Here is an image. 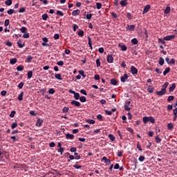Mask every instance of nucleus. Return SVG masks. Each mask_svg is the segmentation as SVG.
<instances>
[{
    "label": "nucleus",
    "mask_w": 177,
    "mask_h": 177,
    "mask_svg": "<svg viewBox=\"0 0 177 177\" xmlns=\"http://www.w3.org/2000/svg\"><path fill=\"white\" fill-rule=\"evenodd\" d=\"M26 12V8L23 7L19 8V13H24Z\"/></svg>",
    "instance_id": "obj_55"
},
{
    "label": "nucleus",
    "mask_w": 177,
    "mask_h": 177,
    "mask_svg": "<svg viewBox=\"0 0 177 177\" xmlns=\"http://www.w3.org/2000/svg\"><path fill=\"white\" fill-rule=\"evenodd\" d=\"M156 95H158V96H162V95H165V93H167V92L161 90L160 91H156Z\"/></svg>",
    "instance_id": "obj_13"
},
{
    "label": "nucleus",
    "mask_w": 177,
    "mask_h": 177,
    "mask_svg": "<svg viewBox=\"0 0 177 177\" xmlns=\"http://www.w3.org/2000/svg\"><path fill=\"white\" fill-rule=\"evenodd\" d=\"M79 74H80V75L82 76L83 78L86 77V75H85V72L83 70L79 71Z\"/></svg>",
    "instance_id": "obj_29"
},
{
    "label": "nucleus",
    "mask_w": 177,
    "mask_h": 177,
    "mask_svg": "<svg viewBox=\"0 0 177 177\" xmlns=\"http://www.w3.org/2000/svg\"><path fill=\"white\" fill-rule=\"evenodd\" d=\"M147 91L149 93H153V92H154V87H153L152 86H149Z\"/></svg>",
    "instance_id": "obj_19"
},
{
    "label": "nucleus",
    "mask_w": 177,
    "mask_h": 177,
    "mask_svg": "<svg viewBox=\"0 0 177 177\" xmlns=\"http://www.w3.org/2000/svg\"><path fill=\"white\" fill-rule=\"evenodd\" d=\"M88 46L91 48V49H92V39H91V37H88Z\"/></svg>",
    "instance_id": "obj_44"
},
{
    "label": "nucleus",
    "mask_w": 177,
    "mask_h": 177,
    "mask_svg": "<svg viewBox=\"0 0 177 177\" xmlns=\"http://www.w3.org/2000/svg\"><path fill=\"white\" fill-rule=\"evenodd\" d=\"M131 73L133 75H136L138 74V68L136 67L131 66Z\"/></svg>",
    "instance_id": "obj_1"
},
{
    "label": "nucleus",
    "mask_w": 177,
    "mask_h": 177,
    "mask_svg": "<svg viewBox=\"0 0 177 177\" xmlns=\"http://www.w3.org/2000/svg\"><path fill=\"white\" fill-rule=\"evenodd\" d=\"M176 88V84L175 83H173L171 84V86H170L169 88V93H171V92H174V91H175Z\"/></svg>",
    "instance_id": "obj_7"
},
{
    "label": "nucleus",
    "mask_w": 177,
    "mask_h": 177,
    "mask_svg": "<svg viewBox=\"0 0 177 177\" xmlns=\"http://www.w3.org/2000/svg\"><path fill=\"white\" fill-rule=\"evenodd\" d=\"M97 120H99L100 121H103V115H102V114H98L97 115Z\"/></svg>",
    "instance_id": "obj_50"
},
{
    "label": "nucleus",
    "mask_w": 177,
    "mask_h": 177,
    "mask_svg": "<svg viewBox=\"0 0 177 177\" xmlns=\"http://www.w3.org/2000/svg\"><path fill=\"white\" fill-rule=\"evenodd\" d=\"M74 99H75V100H78L80 99V93H75L74 94Z\"/></svg>",
    "instance_id": "obj_42"
},
{
    "label": "nucleus",
    "mask_w": 177,
    "mask_h": 177,
    "mask_svg": "<svg viewBox=\"0 0 177 177\" xmlns=\"http://www.w3.org/2000/svg\"><path fill=\"white\" fill-rule=\"evenodd\" d=\"M11 128L12 129H15V128H17V122L12 123V124L11 125Z\"/></svg>",
    "instance_id": "obj_57"
},
{
    "label": "nucleus",
    "mask_w": 177,
    "mask_h": 177,
    "mask_svg": "<svg viewBox=\"0 0 177 177\" xmlns=\"http://www.w3.org/2000/svg\"><path fill=\"white\" fill-rule=\"evenodd\" d=\"M44 122L43 120H41L40 118L37 119V122L36 123L37 127H41Z\"/></svg>",
    "instance_id": "obj_14"
},
{
    "label": "nucleus",
    "mask_w": 177,
    "mask_h": 177,
    "mask_svg": "<svg viewBox=\"0 0 177 177\" xmlns=\"http://www.w3.org/2000/svg\"><path fill=\"white\" fill-rule=\"evenodd\" d=\"M175 99V97L174 95H169L167 98V102H172Z\"/></svg>",
    "instance_id": "obj_40"
},
{
    "label": "nucleus",
    "mask_w": 177,
    "mask_h": 177,
    "mask_svg": "<svg viewBox=\"0 0 177 177\" xmlns=\"http://www.w3.org/2000/svg\"><path fill=\"white\" fill-rule=\"evenodd\" d=\"M80 100L82 103H85V102H86V97L85 96H82L80 97Z\"/></svg>",
    "instance_id": "obj_35"
},
{
    "label": "nucleus",
    "mask_w": 177,
    "mask_h": 177,
    "mask_svg": "<svg viewBox=\"0 0 177 177\" xmlns=\"http://www.w3.org/2000/svg\"><path fill=\"white\" fill-rule=\"evenodd\" d=\"M111 84L112 85H117V84H118V82L115 79H111Z\"/></svg>",
    "instance_id": "obj_34"
},
{
    "label": "nucleus",
    "mask_w": 177,
    "mask_h": 177,
    "mask_svg": "<svg viewBox=\"0 0 177 177\" xmlns=\"http://www.w3.org/2000/svg\"><path fill=\"white\" fill-rule=\"evenodd\" d=\"M80 10H73L72 12V16H77V15H80Z\"/></svg>",
    "instance_id": "obj_26"
},
{
    "label": "nucleus",
    "mask_w": 177,
    "mask_h": 177,
    "mask_svg": "<svg viewBox=\"0 0 177 177\" xmlns=\"http://www.w3.org/2000/svg\"><path fill=\"white\" fill-rule=\"evenodd\" d=\"M66 139H71V140H73V139H74V135L70 134V133H67L66 135Z\"/></svg>",
    "instance_id": "obj_16"
},
{
    "label": "nucleus",
    "mask_w": 177,
    "mask_h": 177,
    "mask_svg": "<svg viewBox=\"0 0 177 177\" xmlns=\"http://www.w3.org/2000/svg\"><path fill=\"white\" fill-rule=\"evenodd\" d=\"M15 114H16V111H12L11 113L10 114V118H13Z\"/></svg>",
    "instance_id": "obj_51"
},
{
    "label": "nucleus",
    "mask_w": 177,
    "mask_h": 177,
    "mask_svg": "<svg viewBox=\"0 0 177 177\" xmlns=\"http://www.w3.org/2000/svg\"><path fill=\"white\" fill-rule=\"evenodd\" d=\"M23 86H24V82H21L18 85V88H19V89H22Z\"/></svg>",
    "instance_id": "obj_52"
},
{
    "label": "nucleus",
    "mask_w": 177,
    "mask_h": 177,
    "mask_svg": "<svg viewBox=\"0 0 177 177\" xmlns=\"http://www.w3.org/2000/svg\"><path fill=\"white\" fill-rule=\"evenodd\" d=\"M127 131H128V132H130V133H135V132L133 131V129L131 127H127Z\"/></svg>",
    "instance_id": "obj_49"
},
{
    "label": "nucleus",
    "mask_w": 177,
    "mask_h": 177,
    "mask_svg": "<svg viewBox=\"0 0 177 177\" xmlns=\"http://www.w3.org/2000/svg\"><path fill=\"white\" fill-rule=\"evenodd\" d=\"M106 62H108V63H113L114 57H113V55H107Z\"/></svg>",
    "instance_id": "obj_5"
},
{
    "label": "nucleus",
    "mask_w": 177,
    "mask_h": 177,
    "mask_svg": "<svg viewBox=\"0 0 177 177\" xmlns=\"http://www.w3.org/2000/svg\"><path fill=\"white\" fill-rule=\"evenodd\" d=\"M149 122H151V124H154V122H156V119H154V118H153V116H149Z\"/></svg>",
    "instance_id": "obj_28"
},
{
    "label": "nucleus",
    "mask_w": 177,
    "mask_h": 177,
    "mask_svg": "<svg viewBox=\"0 0 177 177\" xmlns=\"http://www.w3.org/2000/svg\"><path fill=\"white\" fill-rule=\"evenodd\" d=\"M58 153H61V155L63 154V153L64 152V148L61 147L57 150Z\"/></svg>",
    "instance_id": "obj_53"
},
{
    "label": "nucleus",
    "mask_w": 177,
    "mask_h": 177,
    "mask_svg": "<svg viewBox=\"0 0 177 177\" xmlns=\"http://www.w3.org/2000/svg\"><path fill=\"white\" fill-rule=\"evenodd\" d=\"M23 38H26V39L30 38V34L27 32L24 33L23 35Z\"/></svg>",
    "instance_id": "obj_58"
},
{
    "label": "nucleus",
    "mask_w": 177,
    "mask_h": 177,
    "mask_svg": "<svg viewBox=\"0 0 177 177\" xmlns=\"http://www.w3.org/2000/svg\"><path fill=\"white\" fill-rule=\"evenodd\" d=\"M86 122H87L88 124H91V125H93V124H95V120H87L86 121Z\"/></svg>",
    "instance_id": "obj_46"
},
{
    "label": "nucleus",
    "mask_w": 177,
    "mask_h": 177,
    "mask_svg": "<svg viewBox=\"0 0 177 177\" xmlns=\"http://www.w3.org/2000/svg\"><path fill=\"white\" fill-rule=\"evenodd\" d=\"M79 37H84V30H80L77 33Z\"/></svg>",
    "instance_id": "obj_61"
},
{
    "label": "nucleus",
    "mask_w": 177,
    "mask_h": 177,
    "mask_svg": "<svg viewBox=\"0 0 177 177\" xmlns=\"http://www.w3.org/2000/svg\"><path fill=\"white\" fill-rule=\"evenodd\" d=\"M140 162H143L144 160H146V158L144 156H140L138 158Z\"/></svg>",
    "instance_id": "obj_45"
},
{
    "label": "nucleus",
    "mask_w": 177,
    "mask_h": 177,
    "mask_svg": "<svg viewBox=\"0 0 177 177\" xmlns=\"http://www.w3.org/2000/svg\"><path fill=\"white\" fill-rule=\"evenodd\" d=\"M17 71H23V70H24V66L22 65H19L17 67Z\"/></svg>",
    "instance_id": "obj_32"
},
{
    "label": "nucleus",
    "mask_w": 177,
    "mask_h": 177,
    "mask_svg": "<svg viewBox=\"0 0 177 177\" xmlns=\"http://www.w3.org/2000/svg\"><path fill=\"white\" fill-rule=\"evenodd\" d=\"M56 92V91H55V88H50L48 90V93L50 95H54V93Z\"/></svg>",
    "instance_id": "obj_39"
},
{
    "label": "nucleus",
    "mask_w": 177,
    "mask_h": 177,
    "mask_svg": "<svg viewBox=\"0 0 177 177\" xmlns=\"http://www.w3.org/2000/svg\"><path fill=\"white\" fill-rule=\"evenodd\" d=\"M32 59H34V57H32L31 55H28L25 62L26 63H31V62H32Z\"/></svg>",
    "instance_id": "obj_10"
},
{
    "label": "nucleus",
    "mask_w": 177,
    "mask_h": 177,
    "mask_svg": "<svg viewBox=\"0 0 177 177\" xmlns=\"http://www.w3.org/2000/svg\"><path fill=\"white\" fill-rule=\"evenodd\" d=\"M118 46L121 48V50H122L123 52H126V50H128V47H127V46L125 45H121L119 44Z\"/></svg>",
    "instance_id": "obj_12"
},
{
    "label": "nucleus",
    "mask_w": 177,
    "mask_h": 177,
    "mask_svg": "<svg viewBox=\"0 0 177 177\" xmlns=\"http://www.w3.org/2000/svg\"><path fill=\"white\" fill-rule=\"evenodd\" d=\"M131 44H133V45H138V44H139V41H138V39L133 38L131 39Z\"/></svg>",
    "instance_id": "obj_21"
},
{
    "label": "nucleus",
    "mask_w": 177,
    "mask_h": 177,
    "mask_svg": "<svg viewBox=\"0 0 177 177\" xmlns=\"http://www.w3.org/2000/svg\"><path fill=\"white\" fill-rule=\"evenodd\" d=\"M23 96H24V92L22 91L18 96V100H19V102L23 100Z\"/></svg>",
    "instance_id": "obj_22"
},
{
    "label": "nucleus",
    "mask_w": 177,
    "mask_h": 177,
    "mask_svg": "<svg viewBox=\"0 0 177 177\" xmlns=\"http://www.w3.org/2000/svg\"><path fill=\"white\" fill-rule=\"evenodd\" d=\"M97 9H102V4L100 3H96Z\"/></svg>",
    "instance_id": "obj_64"
},
{
    "label": "nucleus",
    "mask_w": 177,
    "mask_h": 177,
    "mask_svg": "<svg viewBox=\"0 0 177 177\" xmlns=\"http://www.w3.org/2000/svg\"><path fill=\"white\" fill-rule=\"evenodd\" d=\"M55 77L57 80H59V81L63 80V78H62V74L55 73Z\"/></svg>",
    "instance_id": "obj_18"
},
{
    "label": "nucleus",
    "mask_w": 177,
    "mask_h": 177,
    "mask_svg": "<svg viewBox=\"0 0 177 177\" xmlns=\"http://www.w3.org/2000/svg\"><path fill=\"white\" fill-rule=\"evenodd\" d=\"M126 30H129V31L135 30V25H128L126 28Z\"/></svg>",
    "instance_id": "obj_11"
},
{
    "label": "nucleus",
    "mask_w": 177,
    "mask_h": 177,
    "mask_svg": "<svg viewBox=\"0 0 177 177\" xmlns=\"http://www.w3.org/2000/svg\"><path fill=\"white\" fill-rule=\"evenodd\" d=\"M71 104H72V106H75V107H80L81 106V102L75 101L74 100L71 101Z\"/></svg>",
    "instance_id": "obj_3"
},
{
    "label": "nucleus",
    "mask_w": 177,
    "mask_h": 177,
    "mask_svg": "<svg viewBox=\"0 0 177 177\" xmlns=\"http://www.w3.org/2000/svg\"><path fill=\"white\" fill-rule=\"evenodd\" d=\"M8 15H13V13H17V11H15L13 9H10L7 11Z\"/></svg>",
    "instance_id": "obj_25"
},
{
    "label": "nucleus",
    "mask_w": 177,
    "mask_h": 177,
    "mask_svg": "<svg viewBox=\"0 0 177 177\" xmlns=\"http://www.w3.org/2000/svg\"><path fill=\"white\" fill-rule=\"evenodd\" d=\"M169 12H171V7L167 6L165 10V13L167 15L168 13H169Z\"/></svg>",
    "instance_id": "obj_41"
},
{
    "label": "nucleus",
    "mask_w": 177,
    "mask_h": 177,
    "mask_svg": "<svg viewBox=\"0 0 177 177\" xmlns=\"http://www.w3.org/2000/svg\"><path fill=\"white\" fill-rule=\"evenodd\" d=\"M174 108V104H169L167 105V111H171V110H172V109Z\"/></svg>",
    "instance_id": "obj_47"
},
{
    "label": "nucleus",
    "mask_w": 177,
    "mask_h": 177,
    "mask_svg": "<svg viewBox=\"0 0 177 177\" xmlns=\"http://www.w3.org/2000/svg\"><path fill=\"white\" fill-rule=\"evenodd\" d=\"M73 168H75V169H81V168H82V166L78 165V162H76L75 164L73 165Z\"/></svg>",
    "instance_id": "obj_17"
},
{
    "label": "nucleus",
    "mask_w": 177,
    "mask_h": 177,
    "mask_svg": "<svg viewBox=\"0 0 177 177\" xmlns=\"http://www.w3.org/2000/svg\"><path fill=\"white\" fill-rule=\"evenodd\" d=\"M102 160L104 161L105 164H111V161L107 158V157L104 156Z\"/></svg>",
    "instance_id": "obj_15"
},
{
    "label": "nucleus",
    "mask_w": 177,
    "mask_h": 177,
    "mask_svg": "<svg viewBox=\"0 0 177 177\" xmlns=\"http://www.w3.org/2000/svg\"><path fill=\"white\" fill-rule=\"evenodd\" d=\"M19 30L23 34H26V32H27V28H26V26H23Z\"/></svg>",
    "instance_id": "obj_24"
},
{
    "label": "nucleus",
    "mask_w": 177,
    "mask_h": 177,
    "mask_svg": "<svg viewBox=\"0 0 177 177\" xmlns=\"http://www.w3.org/2000/svg\"><path fill=\"white\" fill-rule=\"evenodd\" d=\"M57 15L63 17V16H64V13L63 12V11L57 10Z\"/></svg>",
    "instance_id": "obj_33"
},
{
    "label": "nucleus",
    "mask_w": 177,
    "mask_h": 177,
    "mask_svg": "<svg viewBox=\"0 0 177 177\" xmlns=\"http://www.w3.org/2000/svg\"><path fill=\"white\" fill-rule=\"evenodd\" d=\"M32 71H30L28 72V78H32Z\"/></svg>",
    "instance_id": "obj_56"
},
{
    "label": "nucleus",
    "mask_w": 177,
    "mask_h": 177,
    "mask_svg": "<svg viewBox=\"0 0 177 177\" xmlns=\"http://www.w3.org/2000/svg\"><path fill=\"white\" fill-rule=\"evenodd\" d=\"M150 8H151L150 5L145 6L142 11V15H146V13L150 10Z\"/></svg>",
    "instance_id": "obj_4"
},
{
    "label": "nucleus",
    "mask_w": 177,
    "mask_h": 177,
    "mask_svg": "<svg viewBox=\"0 0 177 177\" xmlns=\"http://www.w3.org/2000/svg\"><path fill=\"white\" fill-rule=\"evenodd\" d=\"M167 128H168V129H173V128H174V124H172V123H169V124H167Z\"/></svg>",
    "instance_id": "obj_54"
},
{
    "label": "nucleus",
    "mask_w": 177,
    "mask_h": 177,
    "mask_svg": "<svg viewBox=\"0 0 177 177\" xmlns=\"http://www.w3.org/2000/svg\"><path fill=\"white\" fill-rule=\"evenodd\" d=\"M17 45L19 46V48H24L25 45H26V43L24 42H22L21 39H19L18 41H17Z\"/></svg>",
    "instance_id": "obj_8"
},
{
    "label": "nucleus",
    "mask_w": 177,
    "mask_h": 177,
    "mask_svg": "<svg viewBox=\"0 0 177 177\" xmlns=\"http://www.w3.org/2000/svg\"><path fill=\"white\" fill-rule=\"evenodd\" d=\"M169 71H171V68L168 67L167 68L164 72H163V75H167L168 74V73H169Z\"/></svg>",
    "instance_id": "obj_27"
},
{
    "label": "nucleus",
    "mask_w": 177,
    "mask_h": 177,
    "mask_svg": "<svg viewBox=\"0 0 177 177\" xmlns=\"http://www.w3.org/2000/svg\"><path fill=\"white\" fill-rule=\"evenodd\" d=\"M174 38H175V35H171L165 36V37H163V39L164 41H171V39H174Z\"/></svg>",
    "instance_id": "obj_2"
},
{
    "label": "nucleus",
    "mask_w": 177,
    "mask_h": 177,
    "mask_svg": "<svg viewBox=\"0 0 177 177\" xmlns=\"http://www.w3.org/2000/svg\"><path fill=\"white\" fill-rule=\"evenodd\" d=\"M10 64H12V65L16 64L17 63V59H16V58L11 59L10 60Z\"/></svg>",
    "instance_id": "obj_30"
},
{
    "label": "nucleus",
    "mask_w": 177,
    "mask_h": 177,
    "mask_svg": "<svg viewBox=\"0 0 177 177\" xmlns=\"http://www.w3.org/2000/svg\"><path fill=\"white\" fill-rule=\"evenodd\" d=\"M155 140H156V142H157V143H161V138L158 136H157L156 138H155Z\"/></svg>",
    "instance_id": "obj_43"
},
{
    "label": "nucleus",
    "mask_w": 177,
    "mask_h": 177,
    "mask_svg": "<svg viewBox=\"0 0 177 177\" xmlns=\"http://www.w3.org/2000/svg\"><path fill=\"white\" fill-rule=\"evenodd\" d=\"M164 63H165L164 58L160 57L159 59V64H160V66H164Z\"/></svg>",
    "instance_id": "obj_38"
},
{
    "label": "nucleus",
    "mask_w": 177,
    "mask_h": 177,
    "mask_svg": "<svg viewBox=\"0 0 177 177\" xmlns=\"http://www.w3.org/2000/svg\"><path fill=\"white\" fill-rule=\"evenodd\" d=\"M57 66H64V62L63 61H59L57 62Z\"/></svg>",
    "instance_id": "obj_63"
},
{
    "label": "nucleus",
    "mask_w": 177,
    "mask_h": 177,
    "mask_svg": "<svg viewBox=\"0 0 177 177\" xmlns=\"http://www.w3.org/2000/svg\"><path fill=\"white\" fill-rule=\"evenodd\" d=\"M48 14H44V15H42V19H43L44 21H46V20L48 19Z\"/></svg>",
    "instance_id": "obj_59"
},
{
    "label": "nucleus",
    "mask_w": 177,
    "mask_h": 177,
    "mask_svg": "<svg viewBox=\"0 0 177 177\" xmlns=\"http://www.w3.org/2000/svg\"><path fill=\"white\" fill-rule=\"evenodd\" d=\"M70 109L67 106H64V109H63V113H68Z\"/></svg>",
    "instance_id": "obj_48"
},
{
    "label": "nucleus",
    "mask_w": 177,
    "mask_h": 177,
    "mask_svg": "<svg viewBox=\"0 0 177 177\" xmlns=\"http://www.w3.org/2000/svg\"><path fill=\"white\" fill-rule=\"evenodd\" d=\"M142 121H143L144 124H147L149 122V117H147V116L143 117Z\"/></svg>",
    "instance_id": "obj_31"
},
{
    "label": "nucleus",
    "mask_w": 177,
    "mask_h": 177,
    "mask_svg": "<svg viewBox=\"0 0 177 177\" xmlns=\"http://www.w3.org/2000/svg\"><path fill=\"white\" fill-rule=\"evenodd\" d=\"M168 85H169V83L168 82H166L163 85L162 88V91L167 92V88H168Z\"/></svg>",
    "instance_id": "obj_9"
},
{
    "label": "nucleus",
    "mask_w": 177,
    "mask_h": 177,
    "mask_svg": "<svg viewBox=\"0 0 177 177\" xmlns=\"http://www.w3.org/2000/svg\"><path fill=\"white\" fill-rule=\"evenodd\" d=\"M6 5H7V6H10L12 3V0H6L5 1Z\"/></svg>",
    "instance_id": "obj_37"
},
{
    "label": "nucleus",
    "mask_w": 177,
    "mask_h": 177,
    "mask_svg": "<svg viewBox=\"0 0 177 177\" xmlns=\"http://www.w3.org/2000/svg\"><path fill=\"white\" fill-rule=\"evenodd\" d=\"M70 151H71V153H75V151H77V147H71Z\"/></svg>",
    "instance_id": "obj_62"
},
{
    "label": "nucleus",
    "mask_w": 177,
    "mask_h": 177,
    "mask_svg": "<svg viewBox=\"0 0 177 177\" xmlns=\"http://www.w3.org/2000/svg\"><path fill=\"white\" fill-rule=\"evenodd\" d=\"M108 138L109 139H110V140H111L112 142H114L115 140V136H114V135L113 134H109L108 135Z\"/></svg>",
    "instance_id": "obj_20"
},
{
    "label": "nucleus",
    "mask_w": 177,
    "mask_h": 177,
    "mask_svg": "<svg viewBox=\"0 0 177 177\" xmlns=\"http://www.w3.org/2000/svg\"><path fill=\"white\" fill-rule=\"evenodd\" d=\"M120 5L122 7H125L128 5V3L125 0H121Z\"/></svg>",
    "instance_id": "obj_23"
},
{
    "label": "nucleus",
    "mask_w": 177,
    "mask_h": 177,
    "mask_svg": "<svg viewBox=\"0 0 177 177\" xmlns=\"http://www.w3.org/2000/svg\"><path fill=\"white\" fill-rule=\"evenodd\" d=\"M129 78V76L127 74H124V76L120 77L121 82H127V80Z\"/></svg>",
    "instance_id": "obj_6"
},
{
    "label": "nucleus",
    "mask_w": 177,
    "mask_h": 177,
    "mask_svg": "<svg viewBox=\"0 0 177 177\" xmlns=\"http://www.w3.org/2000/svg\"><path fill=\"white\" fill-rule=\"evenodd\" d=\"M158 42H160V44H162V45H165V41H164V39H161V38H159L158 39Z\"/></svg>",
    "instance_id": "obj_60"
},
{
    "label": "nucleus",
    "mask_w": 177,
    "mask_h": 177,
    "mask_svg": "<svg viewBox=\"0 0 177 177\" xmlns=\"http://www.w3.org/2000/svg\"><path fill=\"white\" fill-rule=\"evenodd\" d=\"M127 17L129 20H132L133 19V17H132V14H131V12H128L127 14Z\"/></svg>",
    "instance_id": "obj_36"
}]
</instances>
